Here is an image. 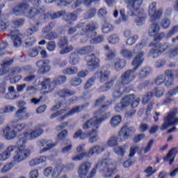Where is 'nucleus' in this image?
<instances>
[{
	"label": "nucleus",
	"instance_id": "obj_35",
	"mask_svg": "<svg viewBox=\"0 0 178 178\" xmlns=\"http://www.w3.org/2000/svg\"><path fill=\"white\" fill-rule=\"evenodd\" d=\"M102 31L104 33V34H108V33L113 31V26L108 22H104L102 24Z\"/></svg>",
	"mask_w": 178,
	"mask_h": 178
},
{
	"label": "nucleus",
	"instance_id": "obj_10",
	"mask_svg": "<svg viewBox=\"0 0 178 178\" xmlns=\"http://www.w3.org/2000/svg\"><path fill=\"white\" fill-rule=\"evenodd\" d=\"M97 29H98L97 22L88 23V29H86L85 36L83 37V40H82V42H86V41H89L91 44H100V42H102L104 38L102 36L97 37V32L95 31Z\"/></svg>",
	"mask_w": 178,
	"mask_h": 178
},
{
	"label": "nucleus",
	"instance_id": "obj_45",
	"mask_svg": "<svg viewBox=\"0 0 178 178\" xmlns=\"http://www.w3.org/2000/svg\"><path fill=\"white\" fill-rule=\"evenodd\" d=\"M77 55H79L77 52L71 54L70 62L72 65H77V63H79V57Z\"/></svg>",
	"mask_w": 178,
	"mask_h": 178
},
{
	"label": "nucleus",
	"instance_id": "obj_8",
	"mask_svg": "<svg viewBox=\"0 0 178 178\" xmlns=\"http://www.w3.org/2000/svg\"><path fill=\"white\" fill-rule=\"evenodd\" d=\"M149 47H152L149 54V56L152 58H158L162 52H165L170 58L178 55V47L172 48V45L168 43L161 45L154 42L150 44Z\"/></svg>",
	"mask_w": 178,
	"mask_h": 178
},
{
	"label": "nucleus",
	"instance_id": "obj_29",
	"mask_svg": "<svg viewBox=\"0 0 178 178\" xmlns=\"http://www.w3.org/2000/svg\"><path fill=\"white\" fill-rule=\"evenodd\" d=\"M65 171V165L60 163L58 164L55 168L53 170V172L51 173V177L52 178H58L59 176H60L62 172Z\"/></svg>",
	"mask_w": 178,
	"mask_h": 178
},
{
	"label": "nucleus",
	"instance_id": "obj_21",
	"mask_svg": "<svg viewBox=\"0 0 178 178\" xmlns=\"http://www.w3.org/2000/svg\"><path fill=\"white\" fill-rule=\"evenodd\" d=\"M49 63H51L49 60H39L36 63V66L38 67L40 73H47L51 70Z\"/></svg>",
	"mask_w": 178,
	"mask_h": 178
},
{
	"label": "nucleus",
	"instance_id": "obj_26",
	"mask_svg": "<svg viewBox=\"0 0 178 178\" xmlns=\"http://www.w3.org/2000/svg\"><path fill=\"white\" fill-rule=\"evenodd\" d=\"M111 72L105 68H102L100 72L95 74V77H99L100 81L102 83L106 81L109 79Z\"/></svg>",
	"mask_w": 178,
	"mask_h": 178
},
{
	"label": "nucleus",
	"instance_id": "obj_53",
	"mask_svg": "<svg viewBox=\"0 0 178 178\" xmlns=\"http://www.w3.org/2000/svg\"><path fill=\"white\" fill-rule=\"evenodd\" d=\"M67 134H69L67 130L64 129L58 134L57 138L58 140H64L65 137H67Z\"/></svg>",
	"mask_w": 178,
	"mask_h": 178
},
{
	"label": "nucleus",
	"instance_id": "obj_52",
	"mask_svg": "<svg viewBox=\"0 0 178 178\" xmlns=\"http://www.w3.org/2000/svg\"><path fill=\"white\" fill-rule=\"evenodd\" d=\"M161 26L163 29H169V26H170V20L168 18L163 19L161 23Z\"/></svg>",
	"mask_w": 178,
	"mask_h": 178
},
{
	"label": "nucleus",
	"instance_id": "obj_13",
	"mask_svg": "<svg viewBox=\"0 0 178 178\" xmlns=\"http://www.w3.org/2000/svg\"><path fill=\"white\" fill-rule=\"evenodd\" d=\"M155 83L156 86H161L165 83L166 87H170L173 84V72L170 70H166L163 75L156 79Z\"/></svg>",
	"mask_w": 178,
	"mask_h": 178
},
{
	"label": "nucleus",
	"instance_id": "obj_59",
	"mask_svg": "<svg viewBox=\"0 0 178 178\" xmlns=\"http://www.w3.org/2000/svg\"><path fill=\"white\" fill-rule=\"evenodd\" d=\"M115 81H111V82L107 83L104 86L101 88L102 91H108L113 86Z\"/></svg>",
	"mask_w": 178,
	"mask_h": 178
},
{
	"label": "nucleus",
	"instance_id": "obj_56",
	"mask_svg": "<svg viewBox=\"0 0 178 178\" xmlns=\"http://www.w3.org/2000/svg\"><path fill=\"white\" fill-rule=\"evenodd\" d=\"M95 13H97L96 9H91L86 13V19H91V17H94L95 16Z\"/></svg>",
	"mask_w": 178,
	"mask_h": 178
},
{
	"label": "nucleus",
	"instance_id": "obj_55",
	"mask_svg": "<svg viewBox=\"0 0 178 178\" xmlns=\"http://www.w3.org/2000/svg\"><path fill=\"white\" fill-rule=\"evenodd\" d=\"M72 148L73 145H72V143H70L63 147L62 152L63 154H69V152H70Z\"/></svg>",
	"mask_w": 178,
	"mask_h": 178
},
{
	"label": "nucleus",
	"instance_id": "obj_24",
	"mask_svg": "<svg viewBox=\"0 0 178 178\" xmlns=\"http://www.w3.org/2000/svg\"><path fill=\"white\" fill-rule=\"evenodd\" d=\"M29 118H30V113L26 111V108H24L18 110L15 113V120H16V122H19V120H24Z\"/></svg>",
	"mask_w": 178,
	"mask_h": 178
},
{
	"label": "nucleus",
	"instance_id": "obj_36",
	"mask_svg": "<svg viewBox=\"0 0 178 178\" xmlns=\"http://www.w3.org/2000/svg\"><path fill=\"white\" fill-rule=\"evenodd\" d=\"M15 163H17V162H15V160H13V162L9 163L6 165H5L0 170L1 173L5 174L8 173L9 170H12V168L15 166Z\"/></svg>",
	"mask_w": 178,
	"mask_h": 178
},
{
	"label": "nucleus",
	"instance_id": "obj_44",
	"mask_svg": "<svg viewBox=\"0 0 178 178\" xmlns=\"http://www.w3.org/2000/svg\"><path fill=\"white\" fill-rule=\"evenodd\" d=\"M154 94L151 92H147L146 95H145L143 97L142 99V104L143 105H145V104L149 102V101L151 100V98H152Z\"/></svg>",
	"mask_w": 178,
	"mask_h": 178
},
{
	"label": "nucleus",
	"instance_id": "obj_38",
	"mask_svg": "<svg viewBox=\"0 0 178 178\" xmlns=\"http://www.w3.org/2000/svg\"><path fill=\"white\" fill-rule=\"evenodd\" d=\"M14 111H16V107L13 106H6L0 109V113L1 115H5V113H10V112H13Z\"/></svg>",
	"mask_w": 178,
	"mask_h": 178
},
{
	"label": "nucleus",
	"instance_id": "obj_1",
	"mask_svg": "<svg viewBox=\"0 0 178 178\" xmlns=\"http://www.w3.org/2000/svg\"><path fill=\"white\" fill-rule=\"evenodd\" d=\"M14 123L15 121L12 122L11 125L4 127L0 131V134L6 140H14L17 137V134L21 133L18 135V141L16 144L17 149L15 151L14 156H13V161L17 163L23 162L31 154L29 149H26L27 141L38 138L44 133V129H41L42 125H37L33 129L30 124L20 123L15 126Z\"/></svg>",
	"mask_w": 178,
	"mask_h": 178
},
{
	"label": "nucleus",
	"instance_id": "obj_48",
	"mask_svg": "<svg viewBox=\"0 0 178 178\" xmlns=\"http://www.w3.org/2000/svg\"><path fill=\"white\" fill-rule=\"evenodd\" d=\"M74 92H72L69 90H61L59 92V95L60 97H70V95H74Z\"/></svg>",
	"mask_w": 178,
	"mask_h": 178
},
{
	"label": "nucleus",
	"instance_id": "obj_7",
	"mask_svg": "<svg viewBox=\"0 0 178 178\" xmlns=\"http://www.w3.org/2000/svg\"><path fill=\"white\" fill-rule=\"evenodd\" d=\"M134 79H136L134 71L128 70L124 72L113 88V95L114 98H120L124 92H130V90L124 88V86L125 84H130Z\"/></svg>",
	"mask_w": 178,
	"mask_h": 178
},
{
	"label": "nucleus",
	"instance_id": "obj_15",
	"mask_svg": "<svg viewBox=\"0 0 178 178\" xmlns=\"http://www.w3.org/2000/svg\"><path fill=\"white\" fill-rule=\"evenodd\" d=\"M177 123L178 118H176V113L171 111L164 118V123L162 124L161 130H165L168 129L169 126H173V124H177Z\"/></svg>",
	"mask_w": 178,
	"mask_h": 178
},
{
	"label": "nucleus",
	"instance_id": "obj_4",
	"mask_svg": "<svg viewBox=\"0 0 178 178\" xmlns=\"http://www.w3.org/2000/svg\"><path fill=\"white\" fill-rule=\"evenodd\" d=\"M40 0H35L33 3H29V4L22 3L13 9V13L17 16H22V15H24V16H26V17H29V19H33V17L36 15H38V13L44 12V8H40V10H37L40 8Z\"/></svg>",
	"mask_w": 178,
	"mask_h": 178
},
{
	"label": "nucleus",
	"instance_id": "obj_49",
	"mask_svg": "<svg viewBox=\"0 0 178 178\" xmlns=\"http://www.w3.org/2000/svg\"><path fill=\"white\" fill-rule=\"evenodd\" d=\"M83 83V81L80 78H74L71 79L70 84L74 87H77V86H80Z\"/></svg>",
	"mask_w": 178,
	"mask_h": 178
},
{
	"label": "nucleus",
	"instance_id": "obj_30",
	"mask_svg": "<svg viewBox=\"0 0 178 178\" xmlns=\"http://www.w3.org/2000/svg\"><path fill=\"white\" fill-rule=\"evenodd\" d=\"M152 145H154V140H150L147 145L143 149L141 152H138V155H139V158L141 161H144L145 156L143 155V154H147V152H149L151 151V149L152 148Z\"/></svg>",
	"mask_w": 178,
	"mask_h": 178
},
{
	"label": "nucleus",
	"instance_id": "obj_27",
	"mask_svg": "<svg viewBox=\"0 0 178 178\" xmlns=\"http://www.w3.org/2000/svg\"><path fill=\"white\" fill-rule=\"evenodd\" d=\"M123 121V118L120 115H114L110 120V125L113 129H116Z\"/></svg>",
	"mask_w": 178,
	"mask_h": 178
},
{
	"label": "nucleus",
	"instance_id": "obj_43",
	"mask_svg": "<svg viewBox=\"0 0 178 178\" xmlns=\"http://www.w3.org/2000/svg\"><path fill=\"white\" fill-rule=\"evenodd\" d=\"M139 37L138 35H134L132 37H129L126 40V45H134V44H136L137 42V40H138Z\"/></svg>",
	"mask_w": 178,
	"mask_h": 178
},
{
	"label": "nucleus",
	"instance_id": "obj_62",
	"mask_svg": "<svg viewBox=\"0 0 178 178\" xmlns=\"http://www.w3.org/2000/svg\"><path fill=\"white\" fill-rule=\"evenodd\" d=\"M138 151V147L137 146H134L130 148V152H129V156L130 158H133L136 155V152Z\"/></svg>",
	"mask_w": 178,
	"mask_h": 178
},
{
	"label": "nucleus",
	"instance_id": "obj_2",
	"mask_svg": "<svg viewBox=\"0 0 178 178\" xmlns=\"http://www.w3.org/2000/svg\"><path fill=\"white\" fill-rule=\"evenodd\" d=\"M92 164L90 161H85L82 163L78 168V174L80 178H92L97 173V169L99 168V173L104 178L113 177L115 173L118 172L116 165L113 164L112 160L109 158L99 161L93 167L91 172ZM89 173V175H88Z\"/></svg>",
	"mask_w": 178,
	"mask_h": 178
},
{
	"label": "nucleus",
	"instance_id": "obj_51",
	"mask_svg": "<svg viewBox=\"0 0 178 178\" xmlns=\"http://www.w3.org/2000/svg\"><path fill=\"white\" fill-rule=\"evenodd\" d=\"M62 49L60 52V54L61 55H64V54H69V52H72V51H73V47L72 45L70 46H67V47H61Z\"/></svg>",
	"mask_w": 178,
	"mask_h": 178
},
{
	"label": "nucleus",
	"instance_id": "obj_33",
	"mask_svg": "<svg viewBox=\"0 0 178 178\" xmlns=\"http://www.w3.org/2000/svg\"><path fill=\"white\" fill-rule=\"evenodd\" d=\"M126 66V60L120 58H116L114 61L115 70H122Z\"/></svg>",
	"mask_w": 178,
	"mask_h": 178
},
{
	"label": "nucleus",
	"instance_id": "obj_17",
	"mask_svg": "<svg viewBox=\"0 0 178 178\" xmlns=\"http://www.w3.org/2000/svg\"><path fill=\"white\" fill-rule=\"evenodd\" d=\"M86 29H88V24L81 22L78 24L75 28L70 29L68 31V34H74L76 33V31H77L78 34L79 35H82L83 38L86 35Z\"/></svg>",
	"mask_w": 178,
	"mask_h": 178
},
{
	"label": "nucleus",
	"instance_id": "obj_46",
	"mask_svg": "<svg viewBox=\"0 0 178 178\" xmlns=\"http://www.w3.org/2000/svg\"><path fill=\"white\" fill-rule=\"evenodd\" d=\"M175 152L173 150H171L166 156V157L164 158V161H169V159H171L170 161V165H172L174 161H175Z\"/></svg>",
	"mask_w": 178,
	"mask_h": 178
},
{
	"label": "nucleus",
	"instance_id": "obj_47",
	"mask_svg": "<svg viewBox=\"0 0 178 178\" xmlns=\"http://www.w3.org/2000/svg\"><path fill=\"white\" fill-rule=\"evenodd\" d=\"M178 31V25L175 26L171 29V30L167 33L165 35L166 38H170V37H172V35H175L176 33Z\"/></svg>",
	"mask_w": 178,
	"mask_h": 178
},
{
	"label": "nucleus",
	"instance_id": "obj_19",
	"mask_svg": "<svg viewBox=\"0 0 178 178\" xmlns=\"http://www.w3.org/2000/svg\"><path fill=\"white\" fill-rule=\"evenodd\" d=\"M38 145L40 148H42V147H45L40 151V154H44L47 152V151H49V149H51V148H54V147L56 146V145L52 143V140H47L45 139H42L39 140L38 142Z\"/></svg>",
	"mask_w": 178,
	"mask_h": 178
},
{
	"label": "nucleus",
	"instance_id": "obj_28",
	"mask_svg": "<svg viewBox=\"0 0 178 178\" xmlns=\"http://www.w3.org/2000/svg\"><path fill=\"white\" fill-rule=\"evenodd\" d=\"M49 31H51V26H47L44 28L42 31L43 33V37L46 38L47 40H54V38H56L58 37V35L55 33V32H51L49 33Z\"/></svg>",
	"mask_w": 178,
	"mask_h": 178
},
{
	"label": "nucleus",
	"instance_id": "obj_41",
	"mask_svg": "<svg viewBox=\"0 0 178 178\" xmlns=\"http://www.w3.org/2000/svg\"><path fill=\"white\" fill-rule=\"evenodd\" d=\"M120 41V38H119V36L116 34H113L108 38L109 44H112L113 45L118 44Z\"/></svg>",
	"mask_w": 178,
	"mask_h": 178
},
{
	"label": "nucleus",
	"instance_id": "obj_63",
	"mask_svg": "<svg viewBox=\"0 0 178 178\" xmlns=\"http://www.w3.org/2000/svg\"><path fill=\"white\" fill-rule=\"evenodd\" d=\"M56 47L55 44V42L51 41L47 44V49L48 51H50V52H52V51H55V48Z\"/></svg>",
	"mask_w": 178,
	"mask_h": 178
},
{
	"label": "nucleus",
	"instance_id": "obj_14",
	"mask_svg": "<svg viewBox=\"0 0 178 178\" xmlns=\"http://www.w3.org/2000/svg\"><path fill=\"white\" fill-rule=\"evenodd\" d=\"M72 8H79L81 3H83L87 8H90L93 3V2H99V0H61L60 5L63 6H68L71 3H73Z\"/></svg>",
	"mask_w": 178,
	"mask_h": 178
},
{
	"label": "nucleus",
	"instance_id": "obj_60",
	"mask_svg": "<svg viewBox=\"0 0 178 178\" xmlns=\"http://www.w3.org/2000/svg\"><path fill=\"white\" fill-rule=\"evenodd\" d=\"M58 45L60 48H64V47L67 45V40L65 37H63L60 39V40L58 42Z\"/></svg>",
	"mask_w": 178,
	"mask_h": 178
},
{
	"label": "nucleus",
	"instance_id": "obj_31",
	"mask_svg": "<svg viewBox=\"0 0 178 178\" xmlns=\"http://www.w3.org/2000/svg\"><path fill=\"white\" fill-rule=\"evenodd\" d=\"M83 109V106H76L72 108L71 111H70L64 115L63 117L60 118L58 119L59 122H62V120H65L66 118H69V116H72V115H74L75 113H79V112H81V110Z\"/></svg>",
	"mask_w": 178,
	"mask_h": 178
},
{
	"label": "nucleus",
	"instance_id": "obj_18",
	"mask_svg": "<svg viewBox=\"0 0 178 178\" xmlns=\"http://www.w3.org/2000/svg\"><path fill=\"white\" fill-rule=\"evenodd\" d=\"M159 31V26L153 23L149 29V34L151 37H154L155 41H161L165 37V33H158Z\"/></svg>",
	"mask_w": 178,
	"mask_h": 178
},
{
	"label": "nucleus",
	"instance_id": "obj_64",
	"mask_svg": "<svg viewBox=\"0 0 178 178\" xmlns=\"http://www.w3.org/2000/svg\"><path fill=\"white\" fill-rule=\"evenodd\" d=\"M38 176H40V174L37 170H33L29 173V178H38Z\"/></svg>",
	"mask_w": 178,
	"mask_h": 178
},
{
	"label": "nucleus",
	"instance_id": "obj_58",
	"mask_svg": "<svg viewBox=\"0 0 178 178\" xmlns=\"http://www.w3.org/2000/svg\"><path fill=\"white\" fill-rule=\"evenodd\" d=\"M35 38H29L26 39L25 44L27 47H30L31 45H33L36 42Z\"/></svg>",
	"mask_w": 178,
	"mask_h": 178
},
{
	"label": "nucleus",
	"instance_id": "obj_6",
	"mask_svg": "<svg viewBox=\"0 0 178 178\" xmlns=\"http://www.w3.org/2000/svg\"><path fill=\"white\" fill-rule=\"evenodd\" d=\"M143 1L144 0H124L127 9L129 10L128 15L136 17L135 23L138 26H143L145 23V15L140 9L143 4Z\"/></svg>",
	"mask_w": 178,
	"mask_h": 178
},
{
	"label": "nucleus",
	"instance_id": "obj_12",
	"mask_svg": "<svg viewBox=\"0 0 178 178\" xmlns=\"http://www.w3.org/2000/svg\"><path fill=\"white\" fill-rule=\"evenodd\" d=\"M79 12H81V10L78 9L74 11L73 13H70L69 15H66V12L65 10H60L50 14V17L51 19H58V17L63 16L65 22L68 24H72L73 22H76V20H77V13H79Z\"/></svg>",
	"mask_w": 178,
	"mask_h": 178
},
{
	"label": "nucleus",
	"instance_id": "obj_9",
	"mask_svg": "<svg viewBox=\"0 0 178 178\" xmlns=\"http://www.w3.org/2000/svg\"><path fill=\"white\" fill-rule=\"evenodd\" d=\"M136 131V129L133 127H129L127 125H124L120 130L118 135H113L107 141V145L113 148V147H118L120 143H123L126 140L129 139L130 135L133 134Z\"/></svg>",
	"mask_w": 178,
	"mask_h": 178
},
{
	"label": "nucleus",
	"instance_id": "obj_16",
	"mask_svg": "<svg viewBox=\"0 0 178 178\" xmlns=\"http://www.w3.org/2000/svg\"><path fill=\"white\" fill-rule=\"evenodd\" d=\"M149 15L152 22H158L162 16V10L156 11V3L153 2L149 6Z\"/></svg>",
	"mask_w": 178,
	"mask_h": 178
},
{
	"label": "nucleus",
	"instance_id": "obj_34",
	"mask_svg": "<svg viewBox=\"0 0 178 178\" xmlns=\"http://www.w3.org/2000/svg\"><path fill=\"white\" fill-rule=\"evenodd\" d=\"M92 51H94L93 47L86 46V47H82L81 49H79L76 51V54H78V55H86V54L92 52Z\"/></svg>",
	"mask_w": 178,
	"mask_h": 178
},
{
	"label": "nucleus",
	"instance_id": "obj_5",
	"mask_svg": "<svg viewBox=\"0 0 178 178\" xmlns=\"http://www.w3.org/2000/svg\"><path fill=\"white\" fill-rule=\"evenodd\" d=\"M145 45V42H143L136 44L133 51L127 49H123L120 51L121 56L125 59L133 58V55H134V54H136L134 61L132 62V65L134 67V70H137V69L143 65V62H144L145 53L143 51V49H144Z\"/></svg>",
	"mask_w": 178,
	"mask_h": 178
},
{
	"label": "nucleus",
	"instance_id": "obj_40",
	"mask_svg": "<svg viewBox=\"0 0 178 178\" xmlns=\"http://www.w3.org/2000/svg\"><path fill=\"white\" fill-rule=\"evenodd\" d=\"M84 158H88V156L87 154V152H82L78 155H76L72 158V161H74L75 162H77L79 161H83Z\"/></svg>",
	"mask_w": 178,
	"mask_h": 178
},
{
	"label": "nucleus",
	"instance_id": "obj_61",
	"mask_svg": "<svg viewBox=\"0 0 178 178\" xmlns=\"http://www.w3.org/2000/svg\"><path fill=\"white\" fill-rule=\"evenodd\" d=\"M24 23L23 19H15L13 22V27H20V26H23Z\"/></svg>",
	"mask_w": 178,
	"mask_h": 178
},
{
	"label": "nucleus",
	"instance_id": "obj_32",
	"mask_svg": "<svg viewBox=\"0 0 178 178\" xmlns=\"http://www.w3.org/2000/svg\"><path fill=\"white\" fill-rule=\"evenodd\" d=\"M128 149L129 146L124 145L122 146H117L114 147L113 151L116 155H118L119 156H124Z\"/></svg>",
	"mask_w": 178,
	"mask_h": 178
},
{
	"label": "nucleus",
	"instance_id": "obj_57",
	"mask_svg": "<svg viewBox=\"0 0 178 178\" xmlns=\"http://www.w3.org/2000/svg\"><path fill=\"white\" fill-rule=\"evenodd\" d=\"M115 56H116V50L115 49H111L106 54V58L108 60H111V59H113Z\"/></svg>",
	"mask_w": 178,
	"mask_h": 178
},
{
	"label": "nucleus",
	"instance_id": "obj_20",
	"mask_svg": "<svg viewBox=\"0 0 178 178\" xmlns=\"http://www.w3.org/2000/svg\"><path fill=\"white\" fill-rule=\"evenodd\" d=\"M11 39L13 42L14 47H19L22 46L23 35L21 34L18 30H14L10 33Z\"/></svg>",
	"mask_w": 178,
	"mask_h": 178
},
{
	"label": "nucleus",
	"instance_id": "obj_50",
	"mask_svg": "<svg viewBox=\"0 0 178 178\" xmlns=\"http://www.w3.org/2000/svg\"><path fill=\"white\" fill-rule=\"evenodd\" d=\"M9 158H10V154H7L6 151L0 154V162H5V161H8Z\"/></svg>",
	"mask_w": 178,
	"mask_h": 178
},
{
	"label": "nucleus",
	"instance_id": "obj_22",
	"mask_svg": "<svg viewBox=\"0 0 178 178\" xmlns=\"http://www.w3.org/2000/svg\"><path fill=\"white\" fill-rule=\"evenodd\" d=\"M123 102H127V104H128V106L131 104V106H132V108H137V106L140 105V98L136 97L134 95H131L123 98Z\"/></svg>",
	"mask_w": 178,
	"mask_h": 178
},
{
	"label": "nucleus",
	"instance_id": "obj_42",
	"mask_svg": "<svg viewBox=\"0 0 178 178\" xmlns=\"http://www.w3.org/2000/svg\"><path fill=\"white\" fill-rule=\"evenodd\" d=\"M152 70L150 67H146L143 70H142L138 74L139 79H144V77H147L149 73H151Z\"/></svg>",
	"mask_w": 178,
	"mask_h": 178
},
{
	"label": "nucleus",
	"instance_id": "obj_37",
	"mask_svg": "<svg viewBox=\"0 0 178 178\" xmlns=\"http://www.w3.org/2000/svg\"><path fill=\"white\" fill-rule=\"evenodd\" d=\"M79 72V70L76 67H67L63 70V74H67V76H72L76 74Z\"/></svg>",
	"mask_w": 178,
	"mask_h": 178
},
{
	"label": "nucleus",
	"instance_id": "obj_54",
	"mask_svg": "<svg viewBox=\"0 0 178 178\" xmlns=\"http://www.w3.org/2000/svg\"><path fill=\"white\" fill-rule=\"evenodd\" d=\"M40 48L41 47H38V48L35 47V48L31 49L29 51V56L31 58H35V56H37V55H38V49H40Z\"/></svg>",
	"mask_w": 178,
	"mask_h": 178
},
{
	"label": "nucleus",
	"instance_id": "obj_23",
	"mask_svg": "<svg viewBox=\"0 0 178 178\" xmlns=\"http://www.w3.org/2000/svg\"><path fill=\"white\" fill-rule=\"evenodd\" d=\"M87 66L92 67H99V58H97L95 55L92 54L91 56H88L86 58Z\"/></svg>",
	"mask_w": 178,
	"mask_h": 178
},
{
	"label": "nucleus",
	"instance_id": "obj_25",
	"mask_svg": "<svg viewBox=\"0 0 178 178\" xmlns=\"http://www.w3.org/2000/svg\"><path fill=\"white\" fill-rule=\"evenodd\" d=\"M104 151V147L97 145L92 147L88 152H86V154L88 155V158H90L92 156V155H95V154L99 155V154H102Z\"/></svg>",
	"mask_w": 178,
	"mask_h": 178
},
{
	"label": "nucleus",
	"instance_id": "obj_3",
	"mask_svg": "<svg viewBox=\"0 0 178 178\" xmlns=\"http://www.w3.org/2000/svg\"><path fill=\"white\" fill-rule=\"evenodd\" d=\"M109 116H111V114H103L101 110L95 112L94 117L89 119L82 125V129L83 130H88L90 129H92V130L88 132H83L81 129H79L74 134L73 138H80V140L89 138V143L90 144L98 143L99 140V135L98 134L99 124H101L102 122L106 120V119L109 118Z\"/></svg>",
	"mask_w": 178,
	"mask_h": 178
},
{
	"label": "nucleus",
	"instance_id": "obj_11",
	"mask_svg": "<svg viewBox=\"0 0 178 178\" xmlns=\"http://www.w3.org/2000/svg\"><path fill=\"white\" fill-rule=\"evenodd\" d=\"M66 80V76L63 75L57 76L55 79H44L40 85L42 89L45 90L42 92V94H49V92H51L52 90L55 88V86L63 84Z\"/></svg>",
	"mask_w": 178,
	"mask_h": 178
},
{
	"label": "nucleus",
	"instance_id": "obj_39",
	"mask_svg": "<svg viewBox=\"0 0 178 178\" xmlns=\"http://www.w3.org/2000/svg\"><path fill=\"white\" fill-rule=\"evenodd\" d=\"M127 106H129V103L123 102L122 99V101L120 103H118L115 107V111L117 112H122V111H123V109H126Z\"/></svg>",
	"mask_w": 178,
	"mask_h": 178
}]
</instances>
